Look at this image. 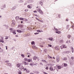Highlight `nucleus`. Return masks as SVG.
<instances>
[{"instance_id": "79ce46f5", "label": "nucleus", "mask_w": 74, "mask_h": 74, "mask_svg": "<svg viewBox=\"0 0 74 74\" xmlns=\"http://www.w3.org/2000/svg\"><path fill=\"white\" fill-rule=\"evenodd\" d=\"M67 28H69V25H67Z\"/></svg>"}, {"instance_id": "e433bc0d", "label": "nucleus", "mask_w": 74, "mask_h": 74, "mask_svg": "<svg viewBox=\"0 0 74 74\" xmlns=\"http://www.w3.org/2000/svg\"><path fill=\"white\" fill-rule=\"evenodd\" d=\"M30 5H28L27 6V7H28V8H30Z\"/></svg>"}, {"instance_id": "dca6fc26", "label": "nucleus", "mask_w": 74, "mask_h": 74, "mask_svg": "<svg viewBox=\"0 0 74 74\" xmlns=\"http://www.w3.org/2000/svg\"><path fill=\"white\" fill-rule=\"evenodd\" d=\"M17 31L18 32V33H21L22 32V31H21V30H17Z\"/></svg>"}, {"instance_id": "09e8293b", "label": "nucleus", "mask_w": 74, "mask_h": 74, "mask_svg": "<svg viewBox=\"0 0 74 74\" xmlns=\"http://www.w3.org/2000/svg\"><path fill=\"white\" fill-rule=\"evenodd\" d=\"M34 13H35V12H37V11L36 10H35V11H34Z\"/></svg>"}, {"instance_id": "c9c22d12", "label": "nucleus", "mask_w": 74, "mask_h": 74, "mask_svg": "<svg viewBox=\"0 0 74 74\" xmlns=\"http://www.w3.org/2000/svg\"><path fill=\"white\" fill-rule=\"evenodd\" d=\"M9 61L8 60V61H5V63H8L9 62Z\"/></svg>"}, {"instance_id": "a878e982", "label": "nucleus", "mask_w": 74, "mask_h": 74, "mask_svg": "<svg viewBox=\"0 0 74 74\" xmlns=\"http://www.w3.org/2000/svg\"><path fill=\"white\" fill-rule=\"evenodd\" d=\"M24 60L25 61H27V58H25Z\"/></svg>"}, {"instance_id": "052dcab7", "label": "nucleus", "mask_w": 74, "mask_h": 74, "mask_svg": "<svg viewBox=\"0 0 74 74\" xmlns=\"http://www.w3.org/2000/svg\"><path fill=\"white\" fill-rule=\"evenodd\" d=\"M21 26L22 28V27H23V25H21Z\"/></svg>"}, {"instance_id": "aec40b11", "label": "nucleus", "mask_w": 74, "mask_h": 74, "mask_svg": "<svg viewBox=\"0 0 74 74\" xmlns=\"http://www.w3.org/2000/svg\"><path fill=\"white\" fill-rule=\"evenodd\" d=\"M49 40L50 41H52L53 40V38H49Z\"/></svg>"}, {"instance_id": "0e129e2a", "label": "nucleus", "mask_w": 74, "mask_h": 74, "mask_svg": "<svg viewBox=\"0 0 74 74\" xmlns=\"http://www.w3.org/2000/svg\"><path fill=\"white\" fill-rule=\"evenodd\" d=\"M5 40H7V39H8V38H5Z\"/></svg>"}, {"instance_id": "9d476101", "label": "nucleus", "mask_w": 74, "mask_h": 74, "mask_svg": "<svg viewBox=\"0 0 74 74\" xmlns=\"http://www.w3.org/2000/svg\"><path fill=\"white\" fill-rule=\"evenodd\" d=\"M7 65H8V66H11V63H7Z\"/></svg>"}, {"instance_id": "338daca9", "label": "nucleus", "mask_w": 74, "mask_h": 74, "mask_svg": "<svg viewBox=\"0 0 74 74\" xmlns=\"http://www.w3.org/2000/svg\"><path fill=\"white\" fill-rule=\"evenodd\" d=\"M60 14L58 15L59 18H60Z\"/></svg>"}, {"instance_id": "37998d69", "label": "nucleus", "mask_w": 74, "mask_h": 74, "mask_svg": "<svg viewBox=\"0 0 74 74\" xmlns=\"http://www.w3.org/2000/svg\"><path fill=\"white\" fill-rule=\"evenodd\" d=\"M21 56H22V57H25V56L23 55V54H21Z\"/></svg>"}, {"instance_id": "2f4dec72", "label": "nucleus", "mask_w": 74, "mask_h": 74, "mask_svg": "<svg viewBox=\"0 0 74 74\" xmlns=\"http://www.w3.org/2000/svg\"><path fill=\"white\" fill-rule=\"evenodd\" d=\"M28 62H31V60L30 59H28V60H27Z\"/></svg>"}, {"instance_id": "c03bdc74", "label": "nucleus", "mask_w": 74, "mask_h": 74, "mask_svg": "<svg viewBox=\"0 0 74 74\" xmlns=\"http://www.w3.org/2000/svg\"><path fill=\"white\" fill-rule=\"evenodd\" d=\"M23 69L24 70H25V71H26V70H27L26 69V68H23Z\"/></svg>"}, {"instance_id": "423d86ee", "label": "nucleus", "mask_w": 74, "mask_h": 74, "mask_svg": "<svg viewBox=\"0 0 74 74\" xmlns=\"http://www.w3.org/2000/svg\"><path fill=\"white\" fill-rule=\"evenodd\" d=\"M24 68V67L22 66H20V67L19 68V69L20 70H22V69H23Z\"/></svg>"}, {"instance_id": "4468645a", "label": "nucleus", "mask_w": 74, "mask_h": 74, "mask_svg": "<svg viewBox=\"0 0 74 74\" xmlns=\"http://www.w3.org/2000/svg\"><path fill=\"white\" fill-rule=\"evenodd\" d=\"M16 20H18V19H19V16H17L16 17Z\"/></svg>"}, {"instance_id": "0eeeda50", "label": "nucleus", "mask_w": 74, "mask_h": 74, "mask_svg": "<svg viewBox=\"0 0 74 74\" xmlns=\"http://www.w3.org/2000/svg\"><path fill=\"white\" fill-rule=\"evenodd\" d=\"M36 58H37V56H34L33 58V59L34 60H36Z\"/></svg>"}, {"instance_id": "a18cd8bd", "label": "nucleus", "mask_w": 74, "mask_h": 74, "mask_svg": "<svg viewBox=\"0 0 74 74\" xmlns=\"http://www.w3.org/2000/svg\"><path fill=\"white\" fill-rule=\"evenodd\" d=\"M72 27L73 29H74V25H73L72 26Z\"/></svg>"}, {"instance_id": "b1692460", "label": "nucleus", "mask_w": 74, "mask_h": 74, "mask_svg": "<svg viewBox=\"0 0 74 74\" xmlns=\"http://www.w3.org/2000/svg\"><path fill=\"white\" fill-rule=\"evenodd\" d=\"M37 32H43V31H40V30H37Z\"/></svg>"}, {"instance_id": "ddd939ff", "label": "nucleus", "mask_w": 74, "mask_h": 74, "mask_svg": "<svg viewBox=\"0 0 74 74\" xmlns=\"http://www.w3.org/2000/svg\"><path fill=\"white\" fill-rule=\"evenodd\" d=\"M16 8V7L15 6H14V7H13L12 8V10H14Z\"/></svg>"}, {"instance_id": "bb28decb", "label": "nucleus", "mask_w": 74, "mask_h": 74, "mask_svg": "<svg viewBox=\"0 0 74 74\" xmlns=\"http://www.w3.org/2000/svg\"><path fill=\"white\" fill-rule=\"evenodd\" d=\"M48 47H52V45H49L48 44Z\"/></svg>"}, {"instance_id": "e2e57ef3", "label": "nucleus", "mask_w": 74, "mask_h": 74, "mask_svg": "<svg viewBox=\"0 0 74 74\" xmlns=\"http://www.w3.org/2000/svg\"><path fill=\"white\" fill-rule=\"evenodd\" d=\"M15 37H18V36L17 35H15Z\"/></svg>"}, {"instance_id": "a19ab883", "label": "nucleus", "mask_w": 74, "mask_h": 74, "mask_svg": "<svg viewBox=\"0 0 74 74\" xmlns=\"http://www.w3.org/2000/svg\"><path fill=\"white\" fill-rule=\"evenodd\" d=\"M25 12H27V11H28V9H26L25 10Z\"/></svg>"}, {"instance_id": "8fccbe9b", "label": "nucleus", "mask_w": 74, "mask_h": 74, "mask_svg": "<svg viewBox=\"0 0 74 74\" xmlns=\"http://www.w3.org/2000/svg\"><path fill=\"white\" fill-rule=\"evenodd\" d=\"M42 62H46V61L45 60H42Z\"/></svg>"}, {"instance_id": "c85d7f7f", "label": "nucleus", "mask_w": 74, "mask_h": 74, "mask_svg": "<svg viewBox=\"0 0 74 74\" xmlns=\"http://www.w3.org/2000/svg\"><path fill=\"white\" fill-rule=\"evenodd\" d=\"M36 59H37V60H38H38H40V59H39V58H38L37 57H36Z\"/></svg>"}, {"instance_id": "6ab92c4d", "label": "nucleus", "mask_w": 74, "mask_h": 74, "mask_svg": "<svg viewBox=\"0 0 74 74\" xmlns=\"http://www.w3.org/2000/svg\"><path fill=\"white\" fill-rule=\"evenodd\" d=\"M41 10H40V8H38L37 9V11H38V12H39Z\"/></svg>"}, {"instance_id": "f257e3e1", "label": "nucleus", "mask_w": 74, "mask_h": 74, "mask_svg": "<svg viewBox=\"0 0 74 74\" xmlns=\"http://www.w3.org/2000/svg\"><path fill=\"white\" fill-rule=\"evenodd\" d=\"M12 23L11 26L12 27H14L15 25V21L13 20L12 21Z\"/></svg>"}, {"instance_id": "393cba45", "label": "nucleus", "mask_w": 74, "mask_h": 74, "mask_svg": "<svg viewBox=\"0 0 74 74\" xmlns=\"http://www.w3.org/2000/svg\"><path fill=\"white\" fill-rule=\"evenodd\" d=\"M24 64H25V65H26V64H27V62H24Z\"/></svg>"}, {"instance_id": "774afa93", "label": "nucleus", "mask_w": 74, "mask_h": 74, "mask_svg": "<svg viewBox=\"0 0 74 74\" xmlns=\"http://www.w3.org/2000/svg\"><path fill=\"white\" fill-rule=\"evenodd\" d=\"M30 74H34V73H31Z\"/></svg>"}, {"instance_id": "473e14b6", "label": "nucleus", "mask_w": 74, "mask_h": 74, "mask_svg": "<svg viewBox=\"0 0 74 74\" xmlns=\"http://www.w3.org/2000/svg\"><path fill=\"white\" fill-rule=\"evenodd\" d=\"M18 74H22V72L21 71H18Z\"/></svg>"}, {"instance_id": "6e6552de", "label": "nucleus", "mask_w": 74, "mask_h": 74, "mask_svg": "<svg viewBox=\"0 0 74 74\" xmlns=\"http://www.w3.org/2000/svg\"><path fill=\"white\" fill-rule=\"evenodd\" d=\"M15 32V30H14L12 32L13 33V34H16V32Z\"/></svg>"}, {"instance_id": "1a4fd4ad", "label": "nucleus", "mask_w": 74, "mask_h": 74, "mask_svg": "<svg viewBox=\"0 0 74 74\" xmlns=\"http://www.w3.org/2000/svg\"><path fill=\"white\" fill-rule=\"evenodd\" d=\"M64 47V45H62L61 46H60V48L62 49H63V47Z\"/></svg>"}, {"instance_id": "bf43d9fd", "label": "nucleus", "mask_w": 74, "mask_h": 74, "mask_svg": "<svg viewBox=\"0 0 74 74\" xmlns=\"http://www.w3.org/2000/svg\"><path fill=\"white\" fill-rule=\"evenodd\" d=\"M6 49L7 50V46H5Z\"/></svg>"}, {"instance_id": "7ed1b4c3", "label": "nucleus", "mask_w": 74, "mask_h": 74, "mask_svg": "<svg viewBox=\"0 0 74 74\" xmlns=\"http://www.w3.org/2000/svg\"><path fill=\"white\" fill-rule=\"evenodd\" d=\"M59 47V46H57L56 47H55V49L56 50H57V51H59V50L60 49Z\"/></svg>"}, {"instance_id": "603ef678", "label": "nucleus", "mask_w": 74, "mask_h": 74, "mask_svg": "<svg viewBox=\"0 0 74 74\" xmlns=\"http://www.w3.org/2000/svg\"><path fill=\"white\" fill-rule=\"evenodd\" d=\"M10 30H12V28H10Z\"/></svg>"}, {"instance_id": "58836bf2", "label": "nucleus", "mask_w": 74, "mask_h": 74, "mask_svg": "<svg viewBox=\"0 0 74 74\" xmlns=\"http://www.w3.org/2000/svg\"><path fill=\"white\" fill-rule=\"evenodd\" d=\"M71 58L73 60L74 59V57H71Z\"/></svg>"}, {"instance_id": "4d7b16f0", "label": "nucleus", "mask_w": 74, "mask_h": 74, "mask_svg": "<svg viewBox=\"0 0 74 74\" xmlns=\"http://www.w3.org/2000/svg\"><path fill=\"white\" fill-rule=\"evenodd\" d=\"M35 16H38V15L36 14H35Z\"/></svg>"}, {"instance_id": "69168bd1", "label": "nucleus", "mask_w": 74, "mask_h": 74, "mask_svg": "<svg viewBox=\"0 0 74 74\" xmlns=\"http://www.w3.org/2000/svg\"><path fill=\"white\" fill-rule=\"evenodd\" d=\"M35 47V46H34L32 47V48H34V47Z\"/></svg>"}, {"instance_id": "5fc2aeb1", "label": "nucleus", "mask_w": 74, "mask_h": 74, "mask_svg": "<svg viewBox=\"0 0 74 74\" xmlns=\"http://www.w3.org/2000/svg\"><path fill=\"white\" fill-rule=\"evenodd\" d=\"M38 33H35L34 34L36 35V34H38Z\"/></svg>"}, {"instance_id": "a211bd4d", "label": "nucleus", "mask_w": 74, "mask_h": 74, "mask_svg": "<svg viewBox=\"0 0 74 74\" xmlns=\"http://www.w3.org/2000/svg\"><path fill=\"white\" fill-rule=\"evenodd\" d=\"M0 42H4V41L3 39H0Z\"/></svg>"}, {"instance_id": "f8f14e48", "label": "nucleus", "mask_w": 74, "mask_h": 74, "mask_svg": "<svg viewBox=\"0 0 74 74\" xmlns=\"http://www.w3.org/2000/svg\"><path fill=\"white\" fill-rule=\"evenodd\" d=\"M71 49L72 50V53H73V52H74V48H73V47H71Z\"/></svg>"}, {"instance_id": "4c0bfd02", "label": "nucleus", "mask_w": 74, "mask_h": 74, "mask_svg": "<svg viewBox=\"0 0 74 74\" xmlns=\"http://www.w3.org/2000/svg\"><path fill=\"white\" fill-rule=\"evenodd\" d=\"M20 20H23V18H20Z\"/></svg>"}, {"instance_id": "2eb2a0df", "label": "nucleus", "mask_w": 74, "mask_h": 74, "mask_svg": "<svg viewBox=\"0 0 74 74\" xmlns=\"http://www.w3.org/2000/svg\"><path fill=\"white\" fill-rule=\"evenodd\" d=\"M56 33H57L58 34H60L61 32L60 31H57L56 32Z\"/></svg>"}, {"instance_id": "49530a36", "label": "nucleus", "mask_w": 74, "mask_h": 74, "mask_svg": "<svg viewBox=\"0 0 74 74\" xmlns=\"http://www.w3.org/2000/svg\"><path fill=\"white\" fill-rule=\"evenodd\" d=\"M46 70H48V67H47L46 68Z\"/></svg>"}, {"instance_id": "f03ea898", "label": "nucleus", "mask_w": 74, "mask_h": 74, "mask_svg": "<svg viewBox=\"0 0 74 74\" xmlns=\"http://www.w3.org/2000/svg\"><path fill=\"white\" fill-rule=\"evenodd\" d=\"M57 62H59L60 61V58L59 56H57L56 58Z\"/></svg>"}, {"instance_id": "412c9836", "label": "nucleus", "mask_w": 74, "mask_h": 74, "mask_svg": "<svg viewBox=\"0 0 74 74\" xmlns=\"http://www.w3.org/2000/svg\"><path fill=\"white\" fill-rule=\"evenodd\" d=\"M30 72V71H29V70L28 69H27L26 70V73H29Z\"/></svg>"}, {"instance_id": "20e7f679", "label": "nucleus", "mask_w": 74, "mask_h": 74, "mask_svg": "<svg viewBox=\"0 0 74 74\" xmlns=\"http://www.w3.org/2000/svg\"><path fill=\"white\" fill-rule=\"evenodd\" d=\"M50 71H54L55 70V69H53V67L52 66H51L50 67Z\"/></svg>"}, {"instance_id": "72a5a7b5", "label": "nucleus", "mask_w": 74, "mask_h": 74, "mask_svg": "<svg viewBox=\"0 0 74 74\" xmlns=\"http://www.w3.org/2000/svg\"><path fill=\"white\" fill-rule=\"evenodd\" d=\"M39 3H40V5H42V2H39Z\"/></svg>"}, {"instance_id": "864d4df0", "label": "nucleus", "mask_w": 74, "mask_h": 74, "mask_svg": "<svg viewBox=\"0 0 74 74\" xmlns=\"http://www.w3.org/2000/svg\"><path fill=\"white\" fill-rule=\"evenodd\" d=\"M38 33H35L34 34L36 35V34H38Z\"/></svg>"}, {"instance_id": "5701e85b", "label": "nucleus", "mask_w": 74, "mask_h": 74, "mask_svg": "<svg viewBox=\"0 0 74 74\" xmlns=\"http://www.w3.org/2000/svg\"><path fill=\"white\" fill-rule=\"evenodd\" d=\"M67 48V46L64 45L63 48Z\"/></svg>"}, {"instance_id": "7c9ffc66", "label": "nucleus", "mask_w": 74, "mask_h": 74, "mask_svg": "<svg viewBox=\"0 0 74 74\" xmlns=\"http://www.w3.org/2000/svg\"><path fill=\"white\" fill-rule=\"evenodd\" d=\"M64 66H67V64L64 63Z\"/></svg>"}, {"instance_id": "13d9d810", "label": "nucleus", "mask_w": 74, "mask_h": 74, "mask_svg": "<svg viewBox=\"0 0 74 74\" xmlns=\"http://www.w3.org/2000/svg\"><path fill=\"white\" fill-rule=\"evenodd\" d=\"M40 47H43L44 46L43 45H41Z\"/></svg>"}, {"instance_id": "4be33fe9", "label": "nucleus", "mask_w": 74, "mask_h": 74, "mask_svg": "<svg viewBox=\"0 0 74 74\" xmlns=\"http://www.w3.org/2000/svg\"><path fill=\"white\" fill-rule=\"evenodd\" d=\"M61 66H58V69H61Z\"/></svg>"}, {"instance_id": "f3484780", "label": "nucleus", "mask_w": 74, "mask_h": 74, "mask_svg": "<svg viewBox=\"0 0 74 74\" xmlns=\"http://www.w3.org/2000/svg\"><path fill=\"white\" fill-rule=\"evenodd\" d=\"M48 58H50V59H52V57H51L49 56V55H48Z\"/></svg>"}, {"instance_id": "39448f33", "label": "nucleus", "mask_w": 74, "mask_h": 74, "mask_svg": "<svg viewBox=\"0 0 74 74\" xmlns=\"http://www.w3.org/2000/svg\"><path fill=\"white\" fill-rule=\"evenodd\" d=\"M71 37V36L70 35H68L67 36V37L69 39H70V37Z\"/></svg>"}, {"instance_id": "3c124183", "label": "nucleus", "mask_w": 74, "mask_h": 74, "mask_svg": "<svg viewBox=\"0 0 74 74\" xmlns=\"http://www.w3.org/2000/svg\"><path fill=\"white\" fill-rule=\"evenodd\" d=\"M44 74H48V73H47L45 72H43Z\"/></svg>"}, {"instance_id": "680f3d73", "label": "nucleus", "mask_w": 74, "mask_h": 74, "mask_svg": "<svg viewBox=\"0 0 74 74\" xmlns=\"http://www.w3.org/2000/svg\"><path fill=\"white\" fill-rule=\"evenodd\" d=\"M27 4V3H24V5H26Z\"/></svg>"}, {"instance_id": "cd10ccee", "label": "nucleus", "mask_w": 74, "mask_h": 74, "mask_svg": "<svg viewBox=\"0 0 74 74\" xmlns=\"http://www.w3.org/2000/svg\"><path fill=\"white\" fill-rule=\"evenodd\" d=\"M34 41H32L31 42V44L32 45H34Z\"/></svg>"}, {"instance_id": "c756f323", "label": "nucleus", "mask_w": 74, "mask_h": 74, "mask_svg": "<svg viewBox=\"0 0 74 74\" xmlns=\"http://www.w3.org/2000/svg\"><path fill=\"white\" fill-rule=\"evenodd\" d=\"M16 66L18 67H20V65L19 64H17Z\"/></svg>"}, {"instance_id": "de8ad7c7", "label": "nucleus", "mask_w": 74, "mask_h": 74, "mask_svg": "<svg viewBox=\"0 0 74 74\" xmlns=\"http://www.w3.org/2000/svg\"><path fill=\"white\" fill-rule=\"evenodd\" d=\"M36 19L37 20H38V21H40V20L39 19H38V18H36Z\"/></svg>"}, {"instance_id": "ea45409f", "label": "nucleus", "mask_w": 74, "mask_h": 74, "mask_svg": "<svg viewBox=\"0 0 74 74\" xmlns=\"http://www.w3.org/2000/svg\"><path fill=\"white\" fill-rule=\"evenodd\" d=\"M29 64L30 66H33V65L32 63H30Z\"/></svg>"}, {"instance_id": "f704fd0d", "label": "nucleus", "mask_w": 74, "mask_h": 74, "mask_svg": "<svg viewBox=\"0 0 74 74\" xmlns=\"http://www.w3.org/2000/svg\"><path fill=\"white\" fill-rule=\"evenodd\" d=\"M54 29L55 30H56V31H58V29L56 28L55 27H54Z\"/></svg>"}, {"instance_id": "6e6d98bb", "label": "nucleus", "mask_w": 74, "mask_h": 74, "mask_svg": "<svg viewBox=\"0 0 74 74\" xmlns=\"http://www.w3.org/2000/svg\"><path fill=\"white\" fill-rule=\"evenodd\" d=\"M66 21H69V20L68 19H66Z\"/></svg>"}, {"instance_id": "9b49d317", "label": "nucleus", "mask_w": 74, "mask_h": 74, "mask_svg": "<svg viewBox=\"0 0 74 74\" xmlns=\"http://www.w3.org/2000/svg\"><path fill=\"white\" fill-rule=\"evenodd\" d=\"M39 12L40 14H43V12H42L41 10H40V11Z\"/></svg>"}]
</instances>
